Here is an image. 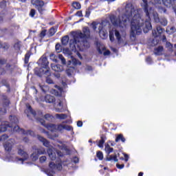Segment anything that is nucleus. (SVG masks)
<instances>
[{
    "mask_svg": "<svg viewBox=\"0 0 176 176\" xmlns=\"http://www.w3.org/2000/svg\"><path fill=\"white\" fill-rule=\"evenodd\" d=\"M144 2V10L147 19L144 21L141 17V14L137 10H131V36L135 38L136 35H141L142 30L146 34L152 30V23H151V15L148 10V0H142Z\"/></svg>",
    "mask_w": 176,
    "mask_h": 176,
    "instance_id": "1",
    "label": "nucleus"
},
{
    "mask_svg": "<svg viewBox=\"0 0 176 176\" xmlns=\"http://www.w3.org/2000/svg\"><path fill=\"white\" fill-rule=\"evenodd\" d=\"M78 37L74 36L73 43H70V47H74V49H78L80 52H83L86 49L90 47V43L87 40L79 41Z\"/></svg>",
    "mask_w": 176,
    "mask_h": 176,
    "instance_id": "2",
    "label": "nucleus"
},
{
    "mask_svg": "<svg viewBox=\"0 0 176 176\" xmlns=\"http://www.w3.org/2000/svg\"><path fill=\"white\" fill-rule=\"evenodd\" d=\"M38 63L41 65V67L45 69L46 76H51L52 73L50 72V67H49V60H47V57L42 56L38 60Z\"/></svg>",
    "mask_w": 176,
    "mask_h": 176,
    "instance_id": "3",
    "label": "nucleus"
},
{
    "mask_svg": "<svg viewBox=\"0 0 176 176\" xmlns=\"http://www.w3.org/2000/svg\"><path fill=\"white\" fill-rule=\"evenodd\" d=\"M105 151L107 152L108 156L106 157L107 162H111L113 160V162H118L119 160H118V155H109L110 153H112L113 152V148L108 146L105 147Z\"/></svg>",
    "mask_w": 176,
    "mask_h": 176,
    "instance_id": "4",
    "label": "nucleus"
},
{
    "mask_svg": "<svg viewBox=\"0 0 176 176\" xmlns=\"http://www.w3.org/2000/svg\"><path fill=\"white\" fill-rule=\"evenodd\" d=\"M37 120L41 122V124H42V126L46 127V129H47V130H49L50 131H56L57 125L54 124H46V121H45L43 118H38Z\"/></svg>",
    "mask_w": 176,
    "mask_h": 176,
    "instance_id": "5",
    "label": "nucleus"
},
{
    "mask_svg": "<svg viewBox=\"0 0 176 176\" xmlns=\"http://www.w3.org/2000/svg\"><path fill=\"white\" fill-rule=\"evenodd\" d=\"M46 150L43 147H40L36 149V152L33 153L30 156L32 160H38L40 155H45Z\"/></svg>",
    "mask_w": 176,
    "mask_h": 176,
    "instance_id": "6",
    "label": "nucleus"
},
{
    "mask_svg": "<svg viewBox=\"0 0 176 176\" xmlns=\"http://www.w3.org/2000/svg\"><path fill=\"white\" fill-rule=\"evenodd\" d=\"M110 21L111 24L116 27H122V20H120V18H118L115 15H111L110 16Z\"/></svg>",
    "mask_w": 176,
    "mask_h": 176,
    "instance_id": "7",
    "label": "nucleus"
},
{
    "mask_svg": "<svg viewBox=\"0 0 176 176\" xmlns=\"http://www.w3.org/2000/svg\"><path fill=\"white\" fill-rule=\"evenodd\" d=\"M164 28H162L160 25L156 26V30H153L152 31V35L154 38H157V36H160L164 32Z\"/></svg>",
    "mask_w": 176,
    "mask_h": 176,
    "instance_id": "8",
    "label": "nucleus"
},
{
    "mask_svg": "<svg viewBox=\"0 0 176 176\" xmlns=\"http://www.w3.org/2000/svg\"><path fill=\"white\" fill-rule=\"evenodd\" d=\"M98 34H99V36L102 38V39H105V38H107V36H108V33L106 32L105 30H104V26L102 25V23H100V25L98 27Z\"/></svg>",
    "mask_w": 176,
    "mask_h": 176,
    "instance_id": "9",
    "label": "nucleus"
},
{
    "mask_svg": "<svg viewBox=\"0 0 176 176\" xmlns=\"http://www.w3.org/2000/svg\"><path fill=\"white\" fill-rule=\"evenodd\" d=\"M46 70H45L44 67H36L34 68V74L39 78H42L43 75H46Z\"/></svg>",
    "mask_w": 176,
    "mask_h": 176,
    "instance_id": "10",
    "label": "nucleus"
},
{
    "mask_svg": "<svg viewBox=\"0 0 176 176\" xmlns=\"http://www.w3.org/2000/svg\"><path fill=\"white\" fill-rule=\"evenodd\" d=\"M37 140H38L40 142H42L43 145L46 146V148H50V142H49L46 138L41 136V135H37Z\"/></svg>",
    "mask_w": 176,
    "mask_h": 176,
    "instance_id": "11",
    "label": "nucleus"
},
{
    "mask_svg": "<svg viewBox=\"0 0 176 176\" xmlns=\"http://www.w3.org/2000/svg\"><path fill=\"white\" fill-rule=\"evenodd\" d=\"M162 2L166 8H175L176 0H162Z\"/></svg>",
    "mask_w": 176,
    "mask_h": 176,
    "instance_id": "12",
    "label": "nucleus"
},
{
    "mask_svg": "<svg viewBox=\"0 0 176 176\" xmlns=\"http://www.w3.org/2000/svg\"><path fill=\"white\" fill-rule=\"evenodd\" d=\"M1 97L3 101V107H9V105H10V100L9 98H8V96H6L5 94H2Z\"/></svg>",
    "mask_w": 176,
    "mask_h": 176,
    "instance_id": "13",
    "label": "nucleus"
},
{
    "mask_svg": "<svg viewBox=\"0 0 176 176\" xmlns=\"http://www.w3.org/2000/svg\"><path fill=\"white\" fill-rule=\"evenodd\" d=\"M154 20H155V23H160V24H162V25H164V27H166V25H167V24H168V21L166 18L160 19L159 16H155L154 18Z\"/></svg>",
    "mask_w": 176,
    "mask_h": 176,
    "instance_id": "14",
    "label": "nucleus"
},
{
    "mask_svg": "<svg viewBox=\"0 0 176 176\" xmlns=\"http://www.w3.org/2000/svg\"><path fill=\"white\" fill-rule=\"evenodd\" d=\"M3 148L6 152L10 153L12 152V149L13 148V144L9 142H6L3 144Z\"/></svg>",
    "mask_w": 176,
    "mask_h": 176,
    "instance_id": "15",
    "label": "nucleus"
},
{
    "mask_svg": "<svg viewBox=\"0 0 176 176\" xmlns=\"http://www.w3.org/2000/svg\"><path fill=\"white\" fill-rule=\"evenodd\" d=\"M45 101L47 104H54V102H56V98L51 95H46L45 96Z\"/></svg>",
    "mask_w": 176,
    "mask_h": 176,
    "instance_id": "16",
    "label": "nucleus"
},
{
    "mask_svg": "<svg viewBox=\"0 0 176 176\" xmlns=\"http://www.w3.org/2000/svg\"><path fill=\"white\" fill-rule=\"evenodd\" d=\"M51 68L55 72H63V67L60 65L51 64Z\"/></svg>",
    "mask_w": 176,
    "mask_h": 176,
    "instance_id": "17",
    "label": "nucleus"
},
{
    "mask_svg": "<svg viewBox=\"0 0 176 176\" xmlns=\"http://www.w3.org/2000/svg\"><path fill=\"white\" fill-rule=\"evenodd\" d=\"M32 3L34 6H36V8L41 6H45V2L42 0H32Z\"/></svg>",
    "mask_w": 176,
    "mask_h": 176,
    "instance_id": "18",
    "label": "nucleus"
},
{
    "mask_svg": "<svg viewBox=\"0 0 176 176\" xmlns=\"http://www.w3.org/2000/svg\"><path fill=\"white\" fill-rule=\"evenodd\" d=\"M18 130H16V131H21L22 133V134H25L26 135H34V131H31V130H28L25 131L23 129H20V126H16Z\"/></svg>",
    "mask_w": 176,
    "mask_h": 176,
    "instance_id": "19",
    "label": "nucleus"
},
{
    "mask_svg": "<svg viewBox=\"0 0 176 176\" xmlns=\"http://www.w3.org/2000/svg\"><path fill=\"white\" fill-rule=\"evenodd\" d=\"M115 141L116 142H120V141H121V142L124 143L126 142V138H124L123 134L120 133L118 135H116Z\"/></svg>",
    "mask_w": 176,
    "mask_h": 176,
    "instance_id": "20",
    "label": "nucleus"
},
{
    "mask_svg": "<svg viewBox=\"0 0 176 176\" xmlns=\"http://www.w3.org/2000/svg\"><path fill=\"white\" fill-rule=\"evenodd\" d=\"M163 50H164L163 46H158L157 48L154 49V54H155V56H162Z\"/></svg>",
    "mask_w": 176,
    "mask_h": 176,
    "instance_id": "21",
    "label": "nucleus"
},
{
    "mask_svg": "<svg viewBox=\"0 0 176 176\" xmlns=\"http://www.w3.org/2000/svg\"><path fill=\"white\" fill-rule=\"evenodd\" d=\"M105 135H102L100 136V140L98 142V146H99V148H103L104 147V144H105Z\"/></svg>",
    "mask_w": 176,
    "mask_h": 176,
    "instance_id": "22",
    "label": "nucleus"
},
{
    "mask_svg": "<svg viewBox=\"0 0 176 176\" xmlns=\"http://www.w3.org/2000/svg\"><path fill=\"white\" fill-rule=\"evenodd\" d=\"M68 42H69V36L66 35L62 38L61 43L63 46H67V45H68Z\"/></svg>",
    "mask_w": 176,
    "mask_h": 176,
    "instance_id": "23",
    "label": "nucleus"
},
{
    "mask_svg": "<svg viewBox=\"0 0 176 176\" xmlns=\"http://www.w3.org/2000/svg\"><path fill=\"white\" fill-rule=\"evenodd\" d=\"M9 127H12L10 124H3L0 125V131L1 133H4V131H6Z\"/></svg>",
    "mask_w": 176,
    "mask_h": 176,
    "instance_id": "24",
    "label": "nucleus"
},
{
    "mask_svg": "<svg viewBox=\"0 0 176 176\" xmlns=\"http://www.w3.org/2000/svg\"><path fill=\"white\" fill-rule=\"evenodd\" d=\"M55 117L56 118V119H59L60 120H64L65 119H67L68 118V116L64 113H56L55 115Z\"/></svg>",
    "mask_w": 176,
    "mask_h": 176,
    "instance_id": "25",
    "label": "nucleus"
},
{
    "mask_svg": "<svg viewBox=\"0 0 176 176\" xmlns=\"http://www.w3.org/2000/svg\"><path fill=\"white\" fill-rule=\"evenodd\" d=\"M75 72V67H69L66 69V74L67 76H72V74Z\"/></svg>",
    "mask_w": 176,
    "mask_h": 176,
    "instance_id": "26",
    "label": "nucleus"
},
{
    "mask_svg": "<svg viewBox=\"0 0 176 176\" xmlns=\"http://www.w3.org/2000/svg\"><path fill=\"white\" fill-rule=\"evenodd\" d=\"M69 63H71V60L69 61ZM72 63L74 66L82 65V62H80L79 60L76 59L74 56H72Z\"/></svg>",
    "mask_w": 176,
    "mask_h": 176,
    "instance_id": "27",
    "label": "nucleus"
},
{
    "mask_svg": "<svg viewBox=\"0 0 176 176\" xmlns=\"http://www.w3.org/2000/svg\"><path fill=\"white\" fill-rule=\"evenodd\" d=\"M115 36L118 41V43H120V42L122 41V36L120 35L119 30H115Z\"/></svg>",
    "mask_w": 176,
    "mask_h": 176,
    "instance_id": "28",
    "label": "nucleus"
},
{
    "mask_svg": "<svg viewBox=\"0 0 176 176\" xmlns=\"http://www.w3.org/2000/svg\"><path fill=\"white\" fill-rule=\"evenodd\" d=\"M57 32V30L54 27H52L48 31V36L52 37L54 36V34Z\"/></svg>",
    "mask_w": 176,
    "mask_h": 176,
    "instance_id": "29",
    "label": "nucleus"
},
{
    "mask_svg": "<svg viewBox=\"0 0 176 176\" xmlns=\"http://www.w3.org/2000/svg\"><path fill=\"white\" fill-rule=\"evenodd\" d=\"M44 118L45 120H47L48 122H53L54 120V116L52 115H50V113H47L44 116Z\"/></svg>",
    "mask_w": 176,
    "mask_h": 176,
    "instance_id": "30",
    "label": "nucleus"
},
{
    "mask_svg": "<svg viewBox=\"0 0 176 176\" xmlns=\"http://www.w3.org/2000/svg\"><path fill=\"white\" fill-rule=\"evenodd\" d=\"M31 57V52H28L25 54L24 63L28 64L30 63V58Z\"/></svg>",
    "mask_w": 176,
    "mask_h": 176,
    "instance_id": "31",
    "label": "nucleus"
},
{
    "mask_svg": "<svg viewBox=\"0 0 176 176\" xmlns=\"http://www.w3.org/2000/svg\"><path fill=\"white\" fill-rule=\"evenodd\" d=\"M18 154L20 155V156H23L24 157H27L28 155L27 152L24 151V149H22L21 148H18Z\"/></svg>",
    "mask_w": 176,
    "mask_h": 176,
    "instance_id": "32",
    "label": "nucleus"
},
{
    "mask_svg": "<svg viewBox=\"0 0 176 176\" xmlns=\"http://www.w3.org/2000/svg\"><path fill=\"white\" fill-rule=\"evenodd\" d=\"M14 48L15 49V50L19 52V50H21V41H18L15 43L14 45Z\"/></svg>",
    "mask_w": 176,
    "mask_h": 176,
    "instance_id": "33",
    "label": "nucleus"
},
{
    "mask_svg": "<svg viewBox=\"0 0 176 176\" xmlns=\"http://www.w3.org/2000/svg\"><path fill=\"white\" fill-rule=\"evenodd\" d=\"M82 32L85 36H90V29H89V27L84 28Z\"/></svg>",
    "mask_w": 176,
    "mask_h": 176,
    "instance_id": "34",
    "label": "nucleus"
},
{
    "mask_svg": "<svg viewBox=\"0 0 176 176\" xmlns=\"http://www.w3.org/2000/svg\"><path fill=\"white\" fill-rule=\"evenodd\" d=\"M176 32V28L174 26L172 27H168L166 29V32H168V34H174V32Z\"/></svg>",
    "mask_w": 176,
    "mask_h": 176,
    "instance_id": "35",
    "label": "nucleus"
},
{
    "mask_svg": "<svg viewBox=\"0 0 176 176\" xmlns=\"http://www.w3.org/2000/svg\"><path fill=\"white\" fill-rule=\"evenodd\" d=\"M72 6H73V8H74V9H76L77 10H79V9H80V8H82L80 3L76 2V1L73 2Z\"/></svg>",
    "mask_w": 176,
    "mask_h": 176,
    "instance_id": "36",
    "label": "nucleus"
},
{
    "mask_svg": "<svg viewBox=\"0 0 176 176\" xmlns=\"http://www.w3.org/2000/svg\"><path fill=\"white\" fill-rule=\"evenodd\" d=\"M96 157H98V160H103L104 159V154L102 151H98L96 152Z\"/></svg>",
    "mask_w": 176,
    "mask_h": 176,
    "instance_id": "37",
    "label": "nucleus"
},
{
    "mask_svg": "<svg viewBox=\"0 0 176 176\" xmlns=\"http://www.w3.org/2000/svg\"><path fill=\"white\" fill-rule=\"evenodd\" d=\"M1 47V49H4V50H8L10 47V45L7 43H4L3 44L0 43V49Z\"/></svg>",
    "mask_w": 176,
    "mask_h": 176,
    "instance_id": "38",
    "label": "nucleus"
},
{
    "mask_svg": "<svg viewBox=\"0 0 176 176\" xmlns=\"http://www.w3.org/2000/svg\"><path fill=\"white\" fill-rule=\"evenodd\" d=\"M49 157H50L51 160H56V153H53V151H48Z\"/></svg>",
    "mask_w": 176,
    "mask_h": 176,
    "instance_id": "39",
    "label": "nucleus"
},
{
    "mask_svg": "<svg viewBox=\"0 0 176 176\" xmlns=\"http://www.w3.org/2000/svg\"><path fill=\"white\" fill-rule=\"evenodd\" d=\"M8 34V28L1 29L0 30V36H5Z\"/></svg>",
    "mask_w": 176,
    "mask_h": 176,
    "instance_id": "40",
    "label": "nucleus"
},
{
    "mask_svg": "<svg viewBox=\"0 0 176 176\" xmlns=\"http://www.w3.org/2000/svg\"><path fill=\"white\" fill-rule=\"evenodd\" d=\"M50 76H47L46 77V83H47L48 85H54V81L52 80V78H50V77H49Z\"/></svg>",
    "mask_w": 176,
    "mask_h": 176,
    "instance_id": "41",
    "label": "nucleus"
},
{
    "mask_svg": "<svg viewBox=\"0 0 176 176\" xmlns=\"http://www.w3.org/2000/svg\"><path fill=\"white\" fill-rule=\"evenodd\" d=\"M58 58L60 60L62 61V64L65 65L67 64V61L65 60V58L63 56V54H59L58 55Z\"/></svg>",
    "mask_w": 176,
    "mask_h": 176,
    "instance_id": "42",
    "label": "nucleus"
},
{
    "mask_svg": "<svg viewBox=\"0 0 176 176\" xmlns=\"http://www.w3.org/2000/svg\"><path fill=\"white\" fill-rule=\"evenodd\" d=\"M64 130H67V131H73L74 127L71 125H64Z\"/></svg>",
    "mask_w": 176,
    "mask_h": 176,
    "instance_id": "43",
    "label": "nucleus"
},
{
    "mask_svg": "<svg viewBox=\"0 0 176 176\" xmlns=\"http://www.w3.org/2000/svg\"><path fill=\"white\" fill-rule=\"evenodd\" d=\"M36 9H37L38 13H40V14H43V12H45V8H43V6H40V7H37L36 8Z\"/></svg>",
    "mask_w": 176,
    "mask_h": 176,
    "instance_id": "44",
    "label": "nucleus"
},
{
    "mask_svg": "<svg viewBox=\"0 0 176 176\" xmlns=\"http://www.w3.org/2000/svg\"><path fill=\"white\" fill-rule=\"evenodd\" d=\"M64 130V125L60 124L56 125V131H63Z\"/></svg>",
    "mask_w": 176,
    "mask_h": 176,
    "instance_id": "45",
    "label": "nucleus"
},
{
    "mask_svg": "<svg viewBox=\"0 0 176 176\" xmlns=\"http://www.w3.org/2000/svg\"><path fill=\"white\" fill-rule=\"evenodd\" d=\"M109 36L111 42H113L115 41V36L113 34V32H109Z\"/></svg>",
    "mask_w": 176,
    "mask_h": 176,
    "instance_id": "46",
    "label": "nucleus"
},
{
    "mask_svg": "<svg viewBox=\"0 0 176 176\" xmlns=\"http://www.w3.org/2000/svg\"><path fill=\"white\" fill-rule=\"evenodd\" d=\"M28 108L30 113H32V115H33L34 116H36V111H34V109H32V107L30 105H29Z\"/></svg>",
    "mask_w": 176,
    "mask_h": 176,
    "instance_id": "47",
    "label": "nucleus"
},
{
    "mask_svg": "<svg viewBox=\"0 0 176 176\" xmlns=\"http://www.w3.org/2000/svg\"><path fill=\"white\" fill-rule=\"evenodd\" d=\"M56 164H55L54 162H50V164H49V167H50V168H51V170H56Z\"/></svg>",
    "mask_w": 176,
    "mask_h": 176,
    "instance_id": "48",
    "label": "nucleus"
},
{
    "mask_svg": "<svg viewBox=\"0 0 176 176\" xmlns=\"http://www.w3.org/2000/svg\"><path fill=\"white\" fill-rule=\"evenodd\" d=\"M98 24L100 25L98 22H96V21L92 22L91 25L94 31H96V30H97V25H98Z\"/></svg>",
    "mask_w": 176,
    "mask_h": 176,
    "instance_id": "49",
    "label": "nucleus"
},
{
    "mask_svg": "<svg viewBox=\"0 0 176 176\" xmlns=\"http://www.w3.org/2000/svg\"><path fill=\"white\" fill-rule=\"evenodd\" d=\"M56 169L58 171H61V170H63V164L61 163L56 164Z\"/></svg>",
    "mask_w": 176,
    "mask_h": 176,
    "instance_id": "50",
    "label": "nucleus"
},
{
    "mask_svg": "<svg viewBox=\"0 0 176 176\" xmlns=\"http://www.w3.org/2000/svg\"><path fill=\"white\" fill-rule=\"evenodd\" d=\"M36 13V10H35V9H31L30 12V17H35Z\"/></svg>",
    "mask_w": 176,
    "mask_h": 176,
    "instance_id": "51",
    "label": "nucleus"
},
{
    "mask_svg": "<svg viewBox=\"0 0 176 176\" xmlns=\"http://www.w3.org/2000/svg\"><path fill=\"white\" fill-rule=\"evenodd\" d=\"M55 49L58 53H60V52H61V45H60V43H57L55 45Z\"/></svg>",
    "mask_w": 176,
    "mask_h": 176,
    "instance_id": "52",
    "label": "nucleus"
},
{
    "mask_svg": "<svg viewBox=\"0 0 176 176\" xmlns=\"http://www.w3.org/2000/svg\"><path fill=\"white\" fill-rule=\"evenodd\" d=\"M97 50H98L99 54H102V51L107 50V48L105 47H102V50H101L100 47H98Z\"/></svg>",
    "mask_w": 176,
    "mask_h": 176,
    "instance_id": "53",
    "label": "nucleus"
},
{
    "mask_svg": "<svg viewBox=\"0 0 176 176\" xmlns=\"http://www.w3.org/2000/svg\"><path fill=\"white\" fill-rule=\"evenodd\" d=\"M47 32V30H43L40 33V36L41 38H45V36H46V32Z\"/></svg>",
    "mask_w": 176,
    "mask_h": 176,
    "instance_id": "54",
    "label": "nucleus"
},
{
    "mask_svg": "<svg viewBox=\"0 0 176 176\" xmlns=\"http://www.w3.org/2000/svg\"><path fill=\"white\" fill-rule=\"evenodd\" d=\"M77 36L80 38V39H83V38H86V34H85V33L80 32L77 34Z\"/></svg>",
    "mask_w": 176,
    "mask_h": 176,
    "instance_id": "55",
    "label": "nucleus"
},
{
    "mask_svg": "<svg viewBox=\"0 0 176 176\" xmlns=\"http://www.w3.org/2000/svg\"><path fill=\"white\" fill-rule=\"evenodd\" d=\"M8 60L6 59H0V69L2 68V65H5V63L7 62Z\"/></svg>",
    "mask_w": 176,
    "mask_h": 176,
    "instance_id": "56",
    "label": "nucleus"
},
{
    "mask_svg": "<svg viewBox=\"0 0 176 176\" xmlns=\"http://www.w3.org/2000/svg\"><path fill=\"white\" fill-rule=\"evenodd\" d=\"M50 59L52 60V61L57 63V60L56 59V55L54 54H51L50 55Z\"/></svg>",
    "mask_w": 176,
    "mask_h": 176,
    "instance_id": "57",
    "label": "nucleus"
},
{
    "mask_svg": "<svg viewBox=\"0 0 176 176\" xmlns=\"http://www.w3.org/2000/svg\"><path fill=\"white\" fill-rule=\"evenodd\" d=\"M146 62L147 63V64H152V63H153L152 57L147 56L146 58Z\"/></svg>",
    "mask_w": 176,
    "mask_h": 176,
    "instance_id": "58",
    "label": "nucleus"
},
{
    "mask_svg": "<svg viewBox=\"0 0 176 176\" xmlns=\"http://www.w3.org/2000/svg\"><path fill=\"white\" fill-rule=\"evenodd\" d=\"M72 162L73 163H75V164L79 163V158L78 157H73V159L72 160Z\"/></svg>",
    "mask_w": 176,
    "mask_h": 176,
    "instance_id": "59",
    "label": "nucleus"
},
{
    "mask_svg": "<svg viewBox=\"0 0 176 176\" xmlns=\"http://www.w3.org/2000/svg\"><path fill=\"white\" fill-rule=\"evenodd\" d=\"M47 160L46 156H41L39 159L40 163H45V162Z\"/></svg>",
    "mask_w": 176,
    "mask_h": 176,
    "instance_id": "60",
    "label": "nucleus"
},
{
    "mask_svg": "<svg viewBox=\"0 0 176 176\" xmlns=\"http://www.w3.org/2000/svg\"><path fill=\"white\" fill-rule=\"evenodd\" d=\"M0 8L1 9H5V8H6V1L0 2Z\"/></svg>",
    "mask_w": 176,
    "mask_h": 176,
    "instance_id": "61",
    "label": "nucleus"
},
{
    "mask_svg": "<svg viewBox=\"0 0 176 176\" xmlns=\"http://www.w3.org/2000/svg\"><path fill=\"white\" fill-rule=\"evenodd\" d=\"M116 167H117V168H119V170H122V168H124V164H117Z\"/></svg>",
    "mask_w": 176,
    "mask_h": 176,
    "instance_id": "62",
    "label": "nucleus"
},
{
    "mask_svg": "<svg viewBox=\"0 0 176 176\" xmlns=\"http://www.w3.org/2000/svg\"><path fill=\"white\" fill-rule=\"evenodd\" d=\"M8 138H9L8 135H3L1 137H0V141H2V140H8Z\"/></svg>",
    "mask_w": 176,
    "mask_h": 176,
    "instance_id": "63",
    "label": "nucleus"
},
{
    "mask_svg": "<svg viewBox=\"0 0 176 176\" xmlns=\"http://www.w3.org/2000/svg\"><path fill=\"white\" fill-rule=\"evenodd\" d=\"M54 170H51V171H47V175L48 176H54L53 174H54Z\"/></svg>",
    "mask_w": 176,
    "mask_h": 176,
    "instance_id": "64",
    "label": "nucleus"
}]
</instances>
